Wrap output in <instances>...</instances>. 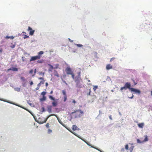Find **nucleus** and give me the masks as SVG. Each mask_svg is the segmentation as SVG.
I'll return each instance as SVG.
<instances>
[{
  "mask_svg": "<svg viewBox=\"0 0 152 152\" xmlns=\"http://www.w3.org/2000/svg\"><path fill=\"white\" fill-rule=\"evenodd\" d=\"M39 87H38L36 88V90H37L39 89Z\"/></svg>",
  "mask_w": 152,
  "mask_h": 152,
  "instance_id": "09e8293b",
  "label": "nucleus"
},
{
  "mask_svg": "<svg viewBox=\"0 0 152 152\" xmlns=\"http://www.w3.org/2000/svg\"><path fill=\"white\" fill-rule=\"evenodd\" d=\"M41 84H40V83H39L38 85H37V86L38 87H39V88L40 87V86L41 85Z\"/></svg>",
  "mask_w": 152,
  "mask_h": 152,
  "instance_id": "a18cd8bd",
  "label": "nucleus"
},
{
  "mask_svg": "<svg viewBox=\"0 0 152 152\" xmlns=\"http://www.w3.org/2000/svg\"><path fill=\"white\" fill-rule=\"evenodd\" d=\"M144 137L145 138L144 140L142 141L143 142H146L148 141V136L146 135H145L144 136Z\"/></svg>",
  "mask_w": 152,
  "mask_h": 152,
  "instance_id": "ddd939ff",
  "label": "nucleus"
},
{
  "mask_svg": "<svg viewBox=\"0 0 152 152\" xmlns=\"http://www.w3.org/2000/svg\"><path fill=\"white\" fill-rule=\"evenodd\" d=\"M36 72V69H35L34 70V74L32 75V76L33 77H34Z\"/></svg>",
  "mask_w": 152,
  "mask_h": 152,
  "instance_id": "7c9ffc66",
  "label": "nucleus"
},
{
  "mask_svg": "<svg viewBox=\"0 0 152 152\" xmlns=\"http://www.w3.org/2000/svg\"><path fill=\"white\" fill-rule=\"evenodd\" d=\"M109 118L110 119H111V120H112V116H111V115H110L109 116Z\"/></svg>",
  "mask_w": 152,
  "mask_h": 152,
  "instance_id": "c03bdc74",
  "label": "nucleus"
},
{
  "mask_svg": "<svg viewBox=\"0 0 152 152\" xmlns=\"http://www.w3.org/2000/svg\"><path fill=\"white\" fill-rule=\"evenodd\" d=\"M98 88V86H94L93 89L94 91H95Z\"/></svg>",
  "mask_w": 152,
  "mask_h": 152,
  "instance_id": "5701e85b",
  "label": "nucleus"
},
{
  "mask_svg": "<svg viewBox=\"0 0 152 152\" xmlns=\"http://www.w3.org/2000/svg\"><path fill=\"white\" fill-rule=\"evenodd\" d=\"M62 93L63 95H64V102L66 101L67 99V95L66 94V91L64 90H63L62 91Z\"/></svg>",
  "mask_w": 152,
  "mask_h": 152,
  "instance_id": "0eeeda50",
  "label": "nucleus"
},
{
  "mask_svg": "<svg viewBox=\"0 0 152 152\" xmlns=\"http://www.w3.org/2000/svg\"><path fill=\"white\" fill-rule=\"evenodd\" d=\"M11 47L12 48H15V45H12V46H11Z\"/></svg>",
  "mask_w": 152,
  "mask_h": 152,
  "instance_id": "37998d69",
  "label": "nucleus"
},
{
  "mask_svg": "<svg viewBox=\"0 0 152 152\" xmlns=\"http://www.w3.org/2000/svg\"><path fill=\"white\" fill-rule=\"evenodd\" d=\"M12 70L14 71H18V69L15 67H12Z\"/></svg>",
  "mask_w": 152,
  "mask_h": 152,
  "instance_id": "dca6fc26",
  "label": "nucleus"
},
{
  "mask_svg": "<svg viewBox=\"0 0 152 152\" xmlns=\"http://www.w3.org/2000/svg\"><path fill=\"white\" fill-rule=\"evenodd\" d=\"M95 53H96V54H97V53L96 52H95Z\"/></svg>",
  "mask_w": 152,
  "mask_h": 152,
  "instance_id": "6e6d98bb",
  "label": "nucleus"
},
{
  "mask_svg": "<svg viewBox=\"0 0 152 152\" xmlns=\"http://www.w3.org/2000/svg\"><path fill=\"white\" fill-rule=\"evenodd\" d=\"M44 81H41V82H40V83L41 84V83L42 84H44Z\"/></svg>",
  "mask_w": 152,
  "mask_h": 152,
  "instance_id": "ea45409f",
  "label": "nucleus"
},
{
  "mask_svg": "<svg viewBox=\"0 0 152 152\" xmlns=\"http://www.w3.org/2000/svg\"><path fill=\"white\" fill-rule=\"evenodd\" d=\"M131 88L130 83L129 82H127L125 84L124 87H121V88L120 90L122 92H123V90L124 89L126 90L127 88H128L130 90Z\"/></svg>",
  "mask_w": 152,
  "mask_h": 152,
  "instance_id": "39448f33",
  "label": "nucleus"
},
{
  "mask_svg": "<svg viewBox=\"0 0 152 152\" xmlns=\"http://www.w3.org/2000/svg\"><path fill=\"white\" fill-rule=\"evenodd\" d=\"M49 98L50 99L54 101L55 100V99L54 97H53L52 96H49Z\"/></svg>",
  "mask_w": 152,
  "mask_h": 152,
  "instance_id": "aec40b11",
  "label": "nucleus"
},
{
  "mask_svg": "<svg viewBox=\"0 0 152 152\" xmlns=\"http://www.w3.org/2000/svg\"><path fill=\"white\" fill-rule=\"evenodd\" d=\"M88 81L89 82H90V80H88Z\"/></svg>",
  "mask_w": 152,
  "mask_h": 152,
  "instance_id": "5fc2aeb1",
  "label": "nucleus"
},
{
  "mask_svg": "<svg viewBox=\"0 0 152 152\" xmlns=\"http://www.w3.org/2000/svg\"><path fill=\"white\" fill-rule=\"evenodd\" d=\"M46 93L45 92L43 91L41 93V95H42L43 96H45V95L46 94Z\"/></svg>",
  "mask_w": 152,
  "mask_h": 152,
  "instance_id": "393cba45",
  "label": "nucleus"
},
{
  "mask_svg": "<svg viewBox=\"0 0 152 152\" xmlns=\"http://www.w3.org/2000/svg\"><path fill=\"white\" fill-rule=\"evenodd\" d=\"M130 90L132 91L135 92V93H138L139 94H140V91L139 90L135 89L133 88H131L130 89Z\"/></svg>",
  "mask_w": 152,
  "mask_h": 152,
  "instance_id": "6e6552de",
  "label": "nucleus"
},
{
  "mask_svg": "<svg viewBox=\"0 0 152 152\" xmlns=\"http://www.w3.org/2000/svg\"><path fill=\"white\" fill-rule=\"evenodd\" d=\"M38 79L39 80H44V78L42 77H40L38 78Z\"/></svg>",
  "mask_w": 152,
  "mask_h": 152,
  "instance_id": "4c0bfd02",
  "label": "nucleus"
},
{
  "mask_svg": "<svg viewBox=\"0 0 152 152\" xmlns=\"http://www.w3.org/2000/svg\"><path fill=\"white\" fill-rule=\"evenodd\" d=\"M52 132V130L50 129H48V133L49 134H50Z\"/></svg>",
  "mask_w": 152,
  "mask_h": 152,
  "instance_id": "b1692460",
  "label": "nucleus"
},
{
  "mask_svg": "<svg viewBox=\"0 0 152 152\" xmlns=\"http://www.w3.org/2000/svg\"><path fill=\"white\" fill-rule=\"evenodd\" d=\"M54 75L55 76H57L58 77H59V75L58 73L56 71H54Z\"/></svg>",
  "mask_w": 152,
  "mask_h": 152,
  "instance_id": "4468645a",
  "label": "nucleus"
},
{
  "mask_svg": "<svg viewBox=\"0 0 152 152\" xmlns=\"http://www.w3.org/2000/svg\"><path fill=\"white\" fill-rule=\"evenodd\" d=\"M12 70V68H10L7 70V71L8 72L9 71Z\"/></svg>",
  "mask_w": 152,
  "mask_h": 152,
  "instance_id": "49530a36",
  "label": "nucleus"
},
{
  "mask_svg": "<svg viewBox=\"0 0 152 152\" xmlns=\"http://www.w3.org/2000/svg\"><path fill=\"white\" fill-rule=\"evenodd\" d=\"M44 53L43 51H40L38 53V55L35 56H32L30 60V61H34L36 60L39 59L42 57V55Z\"/></svg>",
  "mask_w": 152,
  "mask_h": 152,
  "instance_id": "7ed1b4c3",
  "label": "nucleus"
},
{
  "mask_svg": "<svg viewBox=\"0 0 152 152\" xmlns=\"http://www.w3.org/2000/svg\"><path fill=\"white\" fill-rule=\"evenodd\" d=\"M78 76L75 78V82L76 84V87L79 88L82 87V85L81 84L82 80L80 77V72H77Z\"/></svg>",
  "mask_w": 152,
  "mask_h": 152,
  "instance_id": "f03ea898",
  "label": "nucleus"
},
{
  "mask_svg": "<svg viewBox=\"0 0 152 152\" xmlns=\"http://www.w3.org/2000/svg\"><path fill=\"white\" fill-rule=\"evenodd\" d=\"M57 68V67H56V68Z\"/></svg>",
  "mask_w": 152,
  "mask_h": 152,
  "instance_id": "4d7b16f0",
  "label": "nucleus"
},
{
  "mask_svg": "<svg viewBox=\"0 0 152 152\" xmlns=\"http://www.w3.org/2000/svg\"><path fill=\"white\" fill-rule=\"evenodd\" d=\"M46 100V97L45 96H43L42 98L41 99L42 101H45Z\"/></svg>",
  "mask_w": 152,
  "mask_h": 152,
  "instance_id": "412c9836",
  "label": "nucleus"
},
{
  "mask_svg": "<svg viewBox=\"0 0 152 152\" xmlns=\"http://www.w3.org/2000/svg\"><path fill=\"white\" fill-rule=\"evenodd\" d=\"M113 68V66L110 64H107L106 66V69L108 70Z\"/></svg>",
  "mask_w": 152,
  "mask_h": 152,
  "instance_id": "9b49d317",
  "label": "nucleus"
},
{
  "mask_svg": "<svg viewBox=\"0 0 152 152\" xmlns=\"http://www.w3.org/2000/svg\"><path fill=\"white\" fill-rule=\"evenodd\" d=\"M48 66L50 67V69L52 70L53 69V67L52 65L48 64Z\"/></svg>",
  "mask_w": 152,
  "mask_h": 152,
  "instance_id": "a878e982",
  "label": "nucleus"
},
{
  "mask_svg": "<svg viewBox=\"0 0 152 152\" xmlns=\"http://www.w3.org/2000/svg\"><path fill=\"white\" fill-rule=\"evenodd\" d=\"M138 127L140 128H142L144 126V123H141L138 124H137Z\"/></svg>",
  "mask_w": 152,
  "mask_h": 152,
  "instance_id": "f8f14e48",
  "label": "nucleus"
},
{
  "mask_svg": "<svg viewBox=\"0 0 152 152\" xmlns=\"http://www.w3.org/2000/svg\"><path fill=\"white\" fill-rule=\"evenodd\" d=\"M83 112L80 110H78L72 112L70 114L72 118H76L80 117L83 114Z\"/></svg>",
  "mask_w": 152,
  "mask_h": 152,
  "instance_id": "f257e3e1",
  "label": "nucleus"
},
{
  "mask_svg": "<svg viewBox=\"0 0 152 152\" xmlns=\"http://www.w3.org/2000/svg\"><path fill=\"white\" fill-rule=\"evenodd\" d=\"M48 83L47 82L45 83V86H48Z\"/></svg>",
  "mask_w": 152,
  "mask_h": 152,
  "instance_id": "de8ad7c7",
  "label": "nucleus"
},
{
  "mask_svg": "<svg viewBox=\"0 0 152 152\" xmlns=\"http://www.w3.org/2000/svg\"><path fill=\"white\" fill-rule=\"evenodd\" d=\"M133 97H134V95H132V97H130V98L131 99H132V98H133Z\"/></svg>",
  "mask_w": 152,
  "mask_h": 152,
  "instance_id": "603ef678",
  "label": "nucleus"
},
{
  "mask_svg": "<svg viewBox=\"0 0 152 152\" xmlns=\"http://www.w3.org/2000/svg\"><path fill=\"white\" fill-rule=\"evenodd\" d=\"M45 72H39L38 73V74L39 75H42L43 76L45 75Z\"/></svg>",
  "mask_w": 152,
  "mask_h": 152,
  "instance_id": "f3484780",
  "label": "nucleus"
},
{
  "mask_svg": "<svg viewBox=\"0 0 152 152\" xmlns=\"http://www.w3.org/2000/svg\"><path fill=\"white\" fill-rule=\"evenodd\" d=\"M53 93V91H50V94H52Z\"/></svg>",
  "mask_w": 152,
  "mask_h": 152,
  "instance_id": "3c124183",
  "label": "nucleus"
},
{
  "mask_svg": "<svg viewBox=\"0 0 152 152\" xmlns=\"http://www.w3.org/2000/svg\"><path fill=\"white\" fill-rule=\"evenodd\" d=\"M20 79L21 80H22L24 81H25V79L24 78V77H20Z\"/></svg>",
  "mask_w": 152,
  "mask_h": 152,
  "instance_id": "f704fd0d",
  "label": "nucleus"
},
{
  "mask_svg": "<svg viewBox=\"0 0 152 152\" xmlns=\"http://www.w3.org/2000/svg\"><path fill=\"white\" fill-rule=\"evenodd\" d=\"M137 142L138 143H141L143 142L142 141H141L139 139H137Z\"/></svg>",
  "mask_w": 152,
  "mask_h": 152,
  "instance_id": "cd10ccee",
  "label": "nucleus"
},
{
  "mask_svg": "<svg viewBox=\"0 0 152 152\" xmlns=\"http://www.w3.org/2000/svg\"><path fill=\"white\" fill-rule=\"evenodd\" d=\"M75 45L77 47H82L83 46V45H82L80 44H75Z\"/></svg>",
  "mask_w": 152,
  "mask_h": 152,
  "instance_id": "4be33fe9",
  "label": "nucleus"
},
{
  "mask_svg": "<svg viewBox=\"0 0 152 152\" xmlns=\"http://www.w3.org/2000/svg\"><path fill=\"white\" fill-rule=\"evenodd\" d=\"M53 106L56 107L57 105V102H53L52 103Z\"/></svg>",
  "mask_w": 152,
  "mask_h": 152,
  "instance_id": "a211bd4d",
  "label": "nucleus"
},
{
  "mask_svg": "<svg viewBox=\"0 0 152 152\" xmlns=\"http://www.w3.org/2000/svg\"><path fill=\"white\" fill-rule=\"evenodd\" d=\"M49 124L48 123H47L45 125L46 127L48 128L49 127Z\"/></svg>",
  "mask_w": 152,
  "mask_h": 152,
  "instance_id": "473e14b6",
  "label": "nucleus"
},
{
  "mask_svg": "<svg viewBox=\"0 0 152 152\" xmlns=\"http://www.w3.org/2000/svg\"><path fill=\"white\" fill-rule=\"evenodd\" d=\"M28 38H29V36H27L26 35H25L24 36V39H25Z\"/></svg>",
  "mask_w": 152,
  "mask_h": 152,
  "instance_id": "c9c22d12",
  "label": "nucleus"
},
{
  "mask_svg": "<svg viewBox=\"0 0 152 152\" xmlns=\"http://www.w3.org/2000/svg\"><path fill=\"white\" fill-rule=\"evenodd\" d=\"M65 72L68 75H71L72 78L74 79H75V75L72 69L69 67H67L65 69Z\"/></svg>",
  "mask_w": 152,
  "mask_h": 152,
  "instance_id": "20e7f679",
  "label": "nucleus"
},
{
  "mask_svg": "<svg viewBox=\"0 0 152 152\" xmlns=\"http://www.w3.org/2000/svg\"><path fill=\"white\" fill-rule=\"evenodd\" d=\"M59 123H60V124H62L61 123V122H59Z\"/></svg>",
  "mask_w": 152,
  "mask_h": 152,
  "instance_id": "13d9d810",
  "label": "nucleus"
},
{
  "mask_svg": "<svg viewBox=\"0 0 152 152\" xmlns=\"http://www.w3.org/2000/svg\"><path fill=\"white\" fill-rule=\"evenodd\" d=\"M33 72V69H31L29 72V73L32 74Z\"/></svg>",
  "mask_w": 152,
  "mask_h": 152,
  "instance_id": "2f4dec72",
  "label": "nucleus"
},
{
  "mask_svg": "<svg viewBox=\"0 0 152 152\" xmlns=\"http://www.w3.org/2000/svg\"><path fill=\"white\" fill-rule=\"evenodd\" d=\"M72 129L74 130H79V129L75 125H73L72 127Z\"/></svg>",
  "mask_w": 152,
  "mask_h": 152,
  "instance_id": "1a4fd4ad",
  "label": "nucleus"
},
{
  "mask_svg": "<svg viewBox=\"0 0 152 152\" xmlns=\"http://www.w3.org/2000/svg\"><path fill=\"white\" fill-rule=\"evenodd\" d=\"M43 62V60L42 59L40 60H38L37 61V62L38 63H42Z\"/></svg>",
  "mask_w": 152,
  "mask_h": 152,
  "instance_id": "c85d7f7f",
  "label": "nucleus"
},
{
  "mask_svg": "<svg viewBox=\"0 0 152 152\" xmlns=\"http://www.w3.org/2000/svg\"><path fill=\"white\" fill-rule=\"evenodd\" d=\"M128 148H129V147H128V145H125V149L126 150H127L128 149Z\"/></svg>",
  "mask_w": 152,
  "mask_h": 152,
  "instance_id": "72a5a7b5",
  "label": "nucleus"
},
{
  "mask_svg": "<svg viewBox=\"0 0 152 152\" xmlns=\"http://www.w3.org/2000/svg\"><path fill=\"white\" fill-rule=\"evenodd\" d=\"M72 133V134H74L75 135V136H76L77 137H78L77 135V134H76L75 132H72L71 131H70V130H69V129H68Z\"/></svg>",
  "mask_w": 152,
  "mask_h": 152,
  "instance_id": "bb28decb",
  "label": "nucleus"
},
{
  "mask_svg": "<svg viewBox=\"0 0 152 152\" xmlns=\"http://www.w3.org/2000/svg\"><path fill=\"white\" fill-rule=\"evenodd\" d=\"M52 111V109H51V107H49L48 109V111L49 113H51Z\"/></svg>",
  "mask_w": 152,
  "mask_h": 152,
  "instance_id": "6ab92c4d",
  "label": "nucleus"
},
{
  "mask_svg": "<svg viewBox=\"0 0 152 152\" xmlns=\"http://www.w3.org/2000/svg\"><path fill=\"white\" fill-rule=\"evenodd\" d=\"M129 150H130V152H132V151L133 150V148H132L131 149V148H130Z\"/></svg>",
  "mask_w": 152,
  "mask_h": 152,
  "instance_id": "8fccbe9b",
  "label": "nucleus"
},
{
  "mask_svg": "<svg viewBox=\"0 0 152 152\" xmlns=\"http://www.w3.org/2000/svg\"><path fill=\"white\" fill-rule=\"evenodd\" d=\"M72 102L74 104H75L76 103V102L75 100H73L72 101Z\"/></svg>",
  "mask_w": 152,
  "mask_h": 152,
  "instance_id": "79ce46f5",
  "label": "nucleus"
},
{
  "mask_svg": "<svg viewBox=\"0 0 152 152\" xmlns=\"http://www.w3.org/2000/svg\"><path fill=\"white\" fill-rule=\"evenodd\" d=\"M14 38V37L13 36H6L5 37V38L6 39H8L9 38L11 39H13Z\"/></svg>",
  "mask_w": 152,
  "mask_h": 152,
  "instance_id": "2eb2a0df",
  "label": "nucleus"
},
{
  "mask_svg": "<svg viewBox=\"0 0 152 152\" xmlns=\"http://www.w3.org/2000/svg\"><path fill=\"white\" fill-rule=\"evenodd\" d=\"M115 58V57H113L112 58H111L110 60V61H113V60H114Z\"/></svg>",
  "mask_w": 152,
  "mask_h": 152,
  "instance_id": "e433bc0d",
  "label": "nucleus"
},
{
  "mask_svg": "<svg viewBox=\"0 0 152 152\" xmlns=\"http://www.w3.org/2000/svg\"><path fill=\"white\" fill-rule=\"evenodd\" d=\"M28 31H30L29 34L31 36H32L33 35L35 31L34 30H33L32 28L30 26H28Z\"/></svg>",
  "mask_w": 152,
  "mask_h": 152,
  "instance_id": "423d86ee",
  "label": "nucleus"
},
{
  "mask_svg": "<svg viewBox=\"0 0 152 152\" xmlns=\"http://www.w3.org/2000/svg\"><path fill=\"white\" fill-rule=\"evenodd\" d=\"M33 84V83L32 81H31L30 83V85H32Z\"/></svg>",
  "mask_w": 152,
  "mask_h": 152,
  "instance_id": "a19ab883",
  "label": "nucleus"
},
{
  "mask_svg": "<svg viewBox=\"0 0 152 152\" xmlns=\"http://www.w3.org/2000/svg\"><path fill=\"white\" fill-rule=\"evenodd\" d=\"M15 89L17 91H20V88H16Z\"/></svg>",
  "mask_w": 152,
  "mask_h": 152,
  "instance_id": "c756f323",
  "label": "nucleus"
},
{
  "mask_svg": "<svg viewBox=\"0 0 152 152\" xmlns=\"http://www.w3.org/2000/svg\"><path fill=\"white\" fill-rule=\"evenodd\" d=\"M68 39L70 42H73V40H71L69 38Z\"/></svg>",
  "mask_w": 152,
  "mask_h": 152,
  "instance_id": "58836bf2",
  "label": "nucleus"
},
{
  "mask_svg": "<svg viewBox=\"0 0 152 152\" xmlns=\"http://www.w3.org/2000/svg\"><path fill=\"white\" fill-rule=\"evenodd\" d=\"M81 140L83 141L84 142H85L88 145L90 146H91V148H95V149H96L93 146H92L88 142H87L85 140H84V139H81Z\"/></svg>",
  "mask_w": 152,
  "mask_h": 152,
  "instance_id": "9d476101",
  "label": "nucleus"
},
{
  "mask_svg": "<svg viewBox=\"0 0 152 152\" xmlns=\"http://www.w3.org/2000/svg\"><path fill=\"white\" fill-rule=\"evenodd\" d=\"M22 108H23L26 110H27L26 109H25V108H24L23 107H21Z\"/></svg>",
  "mask_w": 152,
  "mask_h": 152,
  "instance_id": "864d4df0",
  "label": "nucleus"
}]
</instances>
